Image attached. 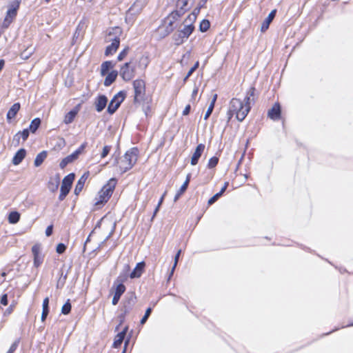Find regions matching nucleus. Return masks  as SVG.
Returning <instances> with one entry per match:
<instances>
[{
    "mask_svg": "<svg viewBox=\"0 0 353 353\" xmlns=\"http://www.w3.org/2000/svg\"><path fill=\"white\" fill-rule=\"evenodd\" d=\"M250 105H244L243 102L240 99L233 98L229 104L227 112V122L229 123L234 114L239 121H243L250 112Z\"/></svg>",
    "mask_w": 353,
    "mask_h": 353,
    "instance_id": "nucleus-1",
    "label": "nucleus"
},
{
    "mask_svg": "<svg viewBox=\"0 0 353 353\" xmlns=\"http://www.w3.org/2000/svg\"><path fill=\"white\" fill-rule=\"evenodd\" d=\"M196 21V14L192 12L184 20L183 24L179 27V30L174 34V40L176 45H180L187 39L192 33L194 27V22Z\"/></svg>",
    "mask_w": 353,
    "mask_h": 353,
    "instance_id": "nucleus-2",
    "label": "nucleus"
},
{
    "mask_svg": "<svg viewBox=\"0 0 353 353\" xmlns=\"http://www.w3.org/2000/svg\"><path fill=\"white\" fill-rule=\"evenodd\" d=\"M137 149L133 148L128 150L122 158L116 159V164L121 173H124L133 167L137 161Z\"/></svg>",
    "mask_w": 353,
    "mask_h": 353,
    "instance_id": "nucleus-3",
    "label": "nucleus"
},
{
    "mask_svg": "<svg viewBox=\"0 0 353 353\" xmlns=\"http://www.w3.org/2000/svg\"><path fill=\"white\" fill-rule=\"evenodd\" d=\"M121 34V29L119 27L111 28L108 34L106 41L112 42L110 45L106 47L105 54L106 56L114 54L118 49L120 44V36Z\"/></svg>",
    "mask_w": 353,
    "mask_h": 353,
    "instance_id": "nucleus-4",
    "label": "nucleus"
},
{
    "mask_svg": "<svg viewBox=\"0 0 353 353\" xmlns=\"http://www.w3.org/2000/svg\"><path fill=\"white\" fill-rule=\"evenodd\" d=\"M116 183V180L114 179H111L107 184L103 185L95 199V205L103 204L109 200L114 190Z\"/></svg>",
    "mask_w": 353,
    "mask_h": 353,
    "instance_id": "nucleus-5",
    "label": "nucleus"
},
{
    "mask_svg": "<svg viewBox=\"0 0 353 353\" xmlns=\"http://www.w3.org/2000/svg\"><path fill=\"white\" fill-rule=\"evenodd\" d=\"M19 8V1H16L12 2L8 5V9L6 12V17L2 23V27L4 28H8L9 26L12 23L14 18L17 14V11Z\"/></svg>",
    "mask_w": 353,
    "mask_h": 353,
    "instance_id": "nucleus-6",
    "label": "nucleus"
},
{
    "mask_svg": "<svg viewBox=\"0 0 353 353\" xmlns=\"http://www.w3.org/2000/svg\"><path fill=\"white\" fill-rule=\"evenodd\" d=\"M135 62L131 60L121 67L119 74L124 81H129L135 76Z\"/></svg>",
    "mask_w": 353,
    "mask_h": 353,
    "instance_id": "nucleus-7",
    "label": "nucleus"
},
{
    "mask_svg": "<svg viewBox=\"0 0 353 353\" xmlns=\"http://www.w3.org/2000/svg\"><path fill=\"white\" fill-rule=\"evenodd\" d=\"M181 16V14L179 12L173 11L165 19V25L162 27H159V30L165 27V34H168L176 28L175 26L176 21L179 19V18Z\"/></svg>",
    "mask_w": 353,
    "mask_h": 353,
    "instance_id": "nucleus-8",
    "label": "nucleus"
},
{
    "mask_svg": "<svg viewBox=\"0 0 353 353\" xmlns=\"http://www.w3.org/2000/svg\"><path fill=\"white\" fill-rule=\"evenodd\" d=\"M124 99L125 94L123 92L117 93L110 101L107 109L108 112L110 114H114L119 108Z\"/></svg>",
    "mask_w": 353,
    "mask_h": 353,
    "instance_id": "nucleus-9",
    "label": "nucleus"
},
{
    "mask_svg": "<svg viewBox=\"0 0 353 353\" xmlns=\"http://www.w3.org/2000/svg\"><path fill=\"white\" fill-rule=\"evenodd\" d=\"M86 143H83L77 150H76L71 154L67 156L61 160L59 166L61 169H63L68 164L75 161L79 156L82 153L83 150L85 148Z\"/></svg>",
    "mask_w": 353,
    "mask_h": 353,
    "instance_id": "nucleus-10",
    "label": "nucleus"
},
{
    "mask_svg": "<svg viewBox=\"0 0 353 353\" xmlns=\"http://www.w3.org/2000/svg\"><path fill=\"white\" fill-rule=\"evenodd\" d=\"M32 252L34 258V266L39 267L43 261V255L41 253V245L35 244L32 247Z\"/></svg>",
    "mask_w": 353,
    "mask_h": 353,
    "instance_id": "nucleus-11",
    "label": "nucleus"
},
{
    "mask_svg": "<svg viewBox=\"0 0 353 353\" xmlns=\"http://www.w3.org/2000/svg\"><path fill=\"white\" fill-rule=\"evenodd\" d=\"M74 174L70 173L63 178L61 185L60 192H65L68 194L69 193L72 182L74 179Z\"/></svg>",
    "mask_w": 353,
    "mask_h": 353,
    "instance_id": "nucleus-12",
    "label": "nucleus"
},
{
    "mask_svg": "<svg viewBox=\"0 0 353 353\" xmlns=\"http://www.w3.org/2000/svg\"><path fill=\"white\" fill-rule=\"evenodd\" d=\"M136 296L134 294L131 293L128 294L123 302V312L124 314H128L134 307L136 303Z\"/></svg>",
    "mask_w": 353,
    "mask_h": 353,
    "instance_id": "nucleus-13",
    "label": "nucleus"
},
{
    "mask_svg": "<svg viewBox=\"0 0 353 353\" xmlns=\"http://www.w3.org/2000/svg\"><path fill=\"white\" fill-rule=\"evenodd\" d=\"M134 89V99L137 100L145 92V83L143 80L137 79L133 82Z\"/></svg>",
    "mask_w": 353,
    "mask_h": 353,
    "instance_id": "nucleus-14",
    "label": "nucleus"
},
{
    "mask_svg": "<svg viewBox=\"0 0 353 353\" xmlns=\"http://www.w3.org/2000/svg\"><path fill=\"white\" fill-rule=\"evenodd\" d=\"M146 4V0H137L128 10V13L136 14L139 13Z\"/></svg>",
    "mask_w": 353,
    "mask_h": 353,
    "instance_id": "nucleus-15",
    "label": "nucleus"
},
{
    "mask_svg": "<svg viewBox=\"0 0 353 353\" xmlns=\"http://www.w3.org/2000/svg\"><path fill=\"white\" fill-rule=\"evenodd\" d=\"M281 110L279 103H275L272 108L268 110V115L271 119L277 121L281 117Z\"/></svg>",
    "mask_w": 353,
    "mask_h": 353,
    "instance_id": "nucleus-16",
    "label": "nucleus"
},
{
    "mask_svg": "<svg viewBox=\"0 0 353 353\" xmlns=\"http://www.w3.org/2000/svg\"><path fill=\"white\" fill-rule=\"evenodd\" d=\"M204 150L205 145L203 143H200L196 146V150L191 158V165H195L198 163L199 159L201 157Z\"/></svg>",
    "mask_w": 353,
    "mask_h": 353,
    "instance_id": "nucleus-17",
    "label": "nucleus"
},
{
    "mask_svg": "<svg viewBox=\"0 0 353 353\" xmlns=\"http://www.w3.org/2000/svg\"><path fill=\"white\" fill-rule=\"evenodd\" d=\"M125 286L123 283H119L117 285L114 296L112 298V305H116L121 296V295L125 292Z\"/></svg>",
    "mask_w": 353,
    "mask_h": 353,
    "instance_id": "nucleus-18",
    "label": "nucleus"
},
{
    "mask_svg": "<svg viewBox=\"0 0 353 353\" xmlns=\"http://www.w3.org/2000/svg\"><path fill=\"white\" fill-rule=\"evenodd\" d=\"M108 98L105 95H99L95 101V108L98 112H101L106 106Z\"/></svg>",
    "mask_w": 353,
    "mask_h": 353,
    "instance_id": "nucleus-19",
    "label": "nucleus"
},
{
    "mask_svg": "<svg viewBox=\"0 0 353 353\" xmlns=\"http://www.w3.org/2000/svg\"><path fill=\"white\" fill-rule=\"evenodd\" d=\"M60 183V176L59 174L55 175L54 177L50 179L48 183V188L52 192L57 190Z\"/></svg>",
    "mask_w": 353,
    "mask_h": 353,
    "instance_id": "nucleus-20",
    "label": "nucleus"
},
{
    "mask_svg": "<svg viewBox=\"0 0 353 353\" xmlns=\"http://www.w3.org/2000/svg\"><path fill=\"white\" fill-rule=\"evenodd\" d=\"M145 265L143 261L138 263L133 271L130 273V277L131 279L139 278L143 272Z\"/></svg>",
    "mask_w": 353,
    "mask_h": 353,
    "instance_id": "nucleus-21",
    "label": "nucleus"
},
{
    "mask_svg": "<svg viewBox=\"0 0 353 353\" xmlns=\"http://www.w3.org/2000/svg\"><path fill=\"white\" fill-rule=\"evenodd\" d=\"M276 13V10H272L270 14H268V17L265 19V21L263 22L261 28V32H265L267 30L270 26V24L275 17Z\"/></svg>",
    "mask_w": 353,
    "mask_h": 353,
    "instance_id": "nucleus-22",
    "label": "nucleus"
},
{
    "mask_svg": "<svg viewBox=\"0 0 353 353\" xmlns=\"http://www.w3.org/2000/svg\"><path fill=\"white\" fill-rule=\"evenodd\" d=\"M26 154V151L25 149L21 148L19 150L16 154H14L12 163L14 165H17L21 163V161L23 160Z\"/></svg>",
    "mask_w": 353,
    "mask_h": 353,
    "instance_id": "nucleus-23",
    "label": "nucleus"
},
{
    "mask_svg": "<svg viewBox=\"0 0 353 353\" xmlns=\"http://www.w3.org/2000/svg\"><path fill=\"white\" fill-rule=\"evenodd\" d=\"M128 330V327H125L123 331L118 333L117 336H115L114 343H113V347L118 348L122 343V342L124 340L125 336Z\"/></svg>",
    "mask_w": 353,
    "mask_h": 353,
    "instance_id": "nucleus-24",
    "label": "nucleus"
},
{
    "mask_svg": "<svg viewBox=\"0 0 353 353\" xmlns=\"http://www.w3.org/2000/svg\"><path fill=\"white\" fill-rule=\"evenodd\" d=\"M20 107L21 106L19 103H15L11 106L6 115V118L8 121L15 117L17 112L20 110Z\"/></svg>",
    "mask_w": 353,
    "mask_h": 353,
    "instance_id": "nucleus-25",
    "label": "nucleus"
},
{
    "mask_svg": "<svg viewBox=\"0 0 353 353\" xmlns=\"http://www.w3.org/2000/svg\"><path fill=\"white\" fill-rule=\"evenodd\" d=\"M87 177H88V174H84L82 176H81V178L77 181V183L76 184V186H75V188H74V194L76 195L79 194V193L83 190L84 184H85V181L87 179Z\"/></svg>",
    "mask_w": 353,
    "mask_h": 353,
    "instance_id": "nucleus-26",
    "label": "nucleus"
},
{
    "mask_svg": "<svg viewBox=\"0 0 353 353\" xmlns=\"http://www.w3.org/2000/svg\"><path fill=\"white\" fill-rule=\"evenodd\" d=\"M118 72L117 70H112L110 72L105 79L104 85L110 86L117 79Z\"/></svg>",
    "mask_w": 353,
    "mask_h": 353,
    "instance_id": "nucleus-27",
    "label": "nucleus"
},
{
    "mask_svg": "<svg viewBox=\"0 0 353 353\" xmlns=\"http://www.w3.org/2000/svg\"><path fill=\"white\" fill-rule=\"evenodd\" d=\"M46 157H47V152L42 151L41 152L39 153L34 159V165L36 167L40 166L43 163L44 160L46 159Z\"/></svg>",
    "mask_w": 353,
    "mask_h": 353,
    "instance_id": "nucleus-28",
    "label": "nucleus"
},
{
    "mask_svg": "<svg viewBox=\"0 0 353 353\" xmlns=\"http://www.w3.org/2000/svg\"><path fill=\"white\" fill-rule=\"evenodd\" d=\"M40 125H41V119L39 118H35L31 121V123L29 125V128L28 129H29V130L32 133H34L37 130V129L39 128Z\"/></svg>",
    "mask_w": 353,
    "mask_h": 353,
    "instance_id": "nucleus-29",
    "label": "nucleus"
},
{
    "mask_svg": "<svg viewBox=\"0 0 353 353\" xmlns=\"http://www.w3.org/2000/svg\"><path fill=\"white\" fill-rule=\"evenodd\" d=\"M19 219H20V214L17 211L11 212L9 214L8 221L10 223H12V224L17 223L19 221Z\"/></svg>",
    "mask_w": 353,
    "mask_h": 353,
    "instance_id": "nucleus-30",
    "label": "nucleus"
},
{
    "mask_svg": "<svg viewBox=\"0 0 353 353\" xmlns=\"http://www.w3.org/2000/svg\"><path fill=\"white\" fill-rule=\"evenodd\" d=\"M113 67L111 61H107L103 62L101 66V75H105L108 70Z\"/></svg>",
    "mask_w": 353,
    "mask_h": 353,
    "instance_id": "nucleus-31",
    "label": "nucleus"
},
{
    "mask_svg": "<svg viewBox=\"0 0 353 353\" xmlns=\"http://www.w3.org/2000/svg\"><path fill=\"white\" fill-rule=\"evenodd\" d=\"M150 63V60L148 56L142 55L139 60V67L142 70H144L147 68Z\"/></svg>",
    "mask_w": 353,
    "mask_h": 353,
    "instance_id": "nucleus-32",
    "label": "nucleus"
},
{
    "mask_svg": "<svg viewBox=\"0 0 353 353\" xmlns=\"http://www.w3.org/2000/svg\"><path fill=\"white\" fill-rule=\"evenodd\" d=\"M34 49L32 47H28L25 49L21 53V58L23 60H26L31 57V55L34 53Z\"/></svg>",
    "mask_w": 353,
    "mask_h": 353,
    "instance_id": "nucleus-33",
    "label": "nucleus"
},
{
    "mask_svg": "<svg viewBox=\"0 0 353 353\" xmlns=\"http://www.w3.org/2000/svg\"><path fill=\"white\" fill-rule=\"evenodd\" d=\"M77 114V112L74 110H71L68 113L66 114V115L64 117L63 122L65 124L71 123L73 120L74 119V117Z\"/></svg>",
    "mask_w": 353,
    "mask_h": 353,
    "instance_id": "nucleus-34",
    "label": "nucleus"
},
{
    "mask_svg": "<svg viewBox=\"0 0 353 353\" xmlns=\"http://www.w3.org/2000/svg\"><path fill=\"white\" fill-rule=\"evenodd\" d=\"M181 253V250H178L177 253L176 254V255L174 256V265H173V266H172V268L171 269V271H170L168 279H170L171 278V276L174 274V272L175 268H176V267L177 265V263H178V261H179Z\"/></svg>",
    "mask_w": 353,
    "mask_h": 353,
    "instance_id": "nucleus-35",
    "label": "nucleus"
},
{
    "mask_svg": "<svg viewBox=\"0 0 353 353\" xmlns=\"http://www.w3.org/2000/svg\"><path fill=\"white\" fill-rule=\"evenodd\" d=\"M188 186H186V184H183L180 189L177 191L176 194L174 196V201L176 202L179 197L185 192L187 190Z\"/></svg>",
    "mask_w": 353,
    "mask_h": 353,
    "instance_id": "nucleus-36",
    "label": "nucleus"
},
{
    "mask_svg": "<svg viewBox=\"0 0 353 353\" xmlns=\"http://www.w3.org/2000/svg\"><path fill=\"white\" fill-rule=\"evenodd\" d=\"M210 28V22L208 20L203 19L199 26V29L201 32H204L207 31Z\"/></svg>",
    "mask_w": 353,
    "mask_h": 353,
    "instance_id": "nucleus-37",
    "label": "nucleus"
},
{
    "mask_svg": "<svg viewBox=\"0 0 353 353\" xmlns=\"http://www.w3.org/2000/svg\"><path fill=\"white\" fill-rule=\"evenodd\" d=\"M71 310V304L70 303V300H68V301L63 305L61 308V312L63 314H68L70 312Z\"/></svg>",
    "mask_w": 353,
    "mask_h": 353,
    "instance_id": "nucleus-38",
    "label": "nucleus"
},
{
    "mask_svg": "<svg viewBox=\"0 0 353 353\" xmlns=\"http://www.w3.org/2000/svg\"><path fill=\"white\" fill-rule=\"evenodd\" d=\"M218 162H219L218 157H213L210 158L208 161V168L210 169L214 168V167L216 166V165L218 164Z\"/></svg>",
    "mask_w": 353,
    "mask_h": 353,
    "instance_id": "nucleus-39",
    "label": "nucleus"
},
{
    "mask_svg": "<svg viewBox=\"0 0 353 353\" xmlns=\"http://www.w3.org/2000/svg\"><path fill=\"white\" fill-rule=\"evenodd\" d=\"M151 312H152V308L148 307V308L146 310V311H145V312L144 316L142 317V319H141V321H140V323H141V325H143V324H145V322L147 321L148 319L149 318V316H150V315Z\"/></svg>",
    "mask_w": 353,
    "mask_h": 353,
    "instance_id": "nucleus-40",
    "label": "nucleus"
},
{
    "mask_svg": "<svg viewBox=\"0 0 353 353\" xmlns=\"http://www.w3.org/2000/svg\"><path fill=\"white\" fill-rule=\"evenodd\" d=\"M199 65V61H196L187 73L186 76L184 78V81H186L192 75V74L198 68Z\"/></svg>",
    "mask_w": 353,
    "mask_h": 353,
    "instance_id": "nucleus-41",
    "label": "nucleus"
},
{
    "mask_svg": "<svg viewBox=\"0 0 353 353\" xmlns=\"http://www.w3.org/2000/svg\"><path fill=\"white\" fill-rule=\"evenodd\" d=\"M129 51V48L126 47L118 55L117 59L118 61H122L128 54Z\"/></svg>",
    "mask_w": 353,
    "mask_h": 353,
    "instance_id": "nucleus-42",
    "label": "nucleus"
},
{
    "mask_svg": "<svg viewBox=\"0 0 353 353\" xmlns=\"http://www.w3.org/2000/svg\"><path fill=\"white\" fill-rule=\"evenodd\" d=\"M30 132V131L28 128L24 129L21 132H19L20 135H21V139H22L23 141H25L26 140H27V139L28 138Z\"/></svg>",
    "mask_w": 353,
    "mask_h": 353,
    "instance_id": "nucleus-43",
    "label": "nucleus"
},
{
    "mask_svg": "<svg viewBox=\"0 0 353 353\" xmlns=\"http://www.w3.org/2000/svg\"><path fill=\"white\" fill-rule=\"evenodd\" d=\"M42 307H43L42 311L49 312V298L48 297H46L43 299Z\"/></svg>",
    "mask_w": 353,
    "mask_h": 353,
    "instance_id": "nucleus-44",
    "label": "nucleus"
},
{
    "mask_svg": "<svg viewBox=\"0 0 353 353\" xmlns=\"http://www.w3.org/2000/svg\"><path fill=\"white\" fill-rule=\"evenodd\" d=\"M111 150V146L110 145H105L103 148V151L101 154V158H105L110 152Z\"/></svg>",
    "mask_w": 353,
    "mask_h": 353,
    "instance_id": "nucleus-45",
    "label": "nucleus"
},
{
    "mask_svg": "<svg viewBox=\"0 0 353 353\" xmlns=\"http://www.w3.org/2000/svg\"><path fill=\"white\" fill-rule=\"evenodd\" d=\"M214 106L212 104H210V105L204 115V118H203L204 120H207L209 118V117L210 116V114H212V112L214 110Z\"/></svg>",
    "mask_w": 353,
    "mask_h": 353,
    "instance_id": "nucleus-46",
    "label": "nucleus"
},
{
    "mask_svg": "<svg viewBox=\"0 0 353 353\" xmlns=\"http://www.w3.org/2000/svg\"><path fill=\"white\" fill-rule=\"evenodd\" d=\"M66 246L63 243H59L57 246L56 251L59 254H62L65 251Z\"/></svg>",
    "mask_w": 353,
    "mask_h": 353,
    "instance_id": "nucleus-47",
    "label": "nucleus"
},
{
    "mask_svg": "<svg viewBox=\"0 0 353 353\" xmlns=\"http://www.w3.org/2000/svg\"><path fill=\"white\" fill-rule=\"evenodd\" d=\"M221 196V194L219 192L215 194L212 197H211L208 200V205L213 204Z\"/></svg>",
    "mask_w": 353,
    "mask_h": 353,
    "instance_id": "nucleus-48",
    "label": "nucleus"
},
{
    "mask_svg": "<svg viewBox=\"0 0 353 353\" xmlns=\"http://www.w3.org/2000/svg\"><path fill=\"white\" fill-rule=\"evenodd\" d=\"M0 303L3 305H8V294H4L1 296Z\"/></svg>",
    "mask_w": 353,
    "mask_h": 353,
    "instance_id": "nucleus-49",
    "label": "nucleus"
},
{
    "mask_svg": "<svg viewBox=\"0 0 353 353\" xmlns=\"http://www.w3.org/2000/svg\"><path fill=\"white\" fill-rule=\"evenodd\" d=\"M17 346H18V342L15 341L14 343H13L12 344V345L10 346V347L7 353H13L16 350Z\"/></svg>",
    "mask_w": 353,
    "mask_h": 353,
    "instance_id": "nucleus-50",
    "label": "nucleus"
},
{
    "mask_svg": "<svg viewBox=\"0 0 353 353\" xmlns=\"http://www.w3.org/2000/svg\"><path fill=\"white\" fill-rule=\"evenodd\" d=\"M53 230L52 225H48L46 230V234L47 236H49L52 234Z\"/></svg>",
    "mask_w": 353,
    "mask_h": 353,
    "instance_id": "nucleus-51",
    "label": "nucleus"
},
{
    "mask_svg": "<svg viewBox=\"0 0 353 353\" xmlns=\"http://www.w3.org/2000/svg\"><path fill=\"white\" fill-rule=\"evenodd\" d=\"M255 88L254 87H251L247 92V96H250V97L254 95Z\"/></svg>",
    "mask_w": 353,
    "mask_h": 353,
    "instance_id": "nucleus-52",
    "label": "nucleus"
},
{
    "mask_svg": "<svg viewBox=\"0 0 353 353\" xmlns=\"http://www.w3.org/2000/svg\"><path fill=\"white\" fill-rule=\"evenodd\" d=\"M21 139V137L19 134V132H17L13 137V141H16L17 143H19L20 139Z\"/></svg>",
    "mask_w": 353,
    "mask_h": 353,
    "instance_id": "nucleus-53",
    "label": "nucleus"
},
{
    "mask_svg": "<svg viewBox=\"0 0 353 353\" xmlns=\"http://www.w3.org/2000/svg\"><path fill=\"white\" fill-rule=\"evenodd\" d=\"M190 105H187L183 111V115H188L190 113Z\"/></svg>",
    "mask_w": 353,
    "mask_h": 353,
    "instance_id": "nucleus-54",
    "label": "nucleus"
},
{
    "mask_svg": "<svg viewBox=\"0 0 353 353\" xmlns=\"http://www.w3.org/2000/svg\"><path fill=\"white\" fill-rule=\"evenodd\" d=\"M13 311V305H10L5 311V313L4 314L5 315H8V314H10Z\"/></svg>",
    "mask_w": 353,
    "mask_h": 353,
    "instance_id": "nucleus-55",
    "label": "nucleus"
},
{
    "mask_svg": "<svg viewBox=\"0 0 353 353\" xmlns=\"http://www.w3.org/2000/svg\"><path fill=\"white\" fill-rule=\"evenodd\" d=\"M67 195H68V193H66L65 192H60V194L59 196V199L60 201H63L65 199V198L66 197Z\"/></svg>",
    "mask_w": 353,
    "mask_h": 353,
    "instance_id": "nucleus-56",
    "label": "nucleus"
},
{
    "mask_svg": "<svg viewBox=\"0 0 353 353\" xmlns=\"http://www.w3.org/2000/svg\"><path fill=\"white\" fill-rule=\"evenodd\" d=\"M198 90H199V89H198V88H197V87H195V88H194V90H192V100H194V99H195V97H196V94H197V93H198Z\"/></svg>",
    "mask_w": 353,
    "mask_h": 353,
    "instance_id": "nucleus-57",
    "label": "nucleus"
},
{
    "mask_svg": "<svg viewBox=\"0 0 353 353\" xmlns=\"http://www.w3.org/2000/svg\"><path fill=\"white\" fill-rule=\"evenodd\" d=\"M250 96H247L245 97L244 99V101H243V104L244 105H250Z\"/></svg>",
    "mask_w": 353,
    "mask_h": 353,
    "instance_id": "nucleus-58",
    "label": "nucleus"
},
{
    "mask_svg": "<svg viewBox=\"0 0 353 353\" xmlns=\"http://www.w3.org/2000/svg\"><path fill=\"white\" fill-rule=\"evenodd\" d=\"M228 186V182H225L223 187L221 188V190H220L219 193L222 195L225 191L226 190Z\"/></svg>",
    "mask_w": 353,
    "mask_h": 353,
    "instance_id": "nucleus-59",
    "label": "nucleus"
},
{
    "mask_svg": "<svg viewBox=\"0 0 353 353\" xmlns=\"http://www.w3.org/2000/svg\"><path fill=\"white\" fill-rule=\"evenodd\" d=\"M48 313L49 312H48L42 311L41 317L42 321H44L46 319V317H47Z\"/></svg>",
    "mask_w": 353,
    "mask_h": 353,
    "instance_id": "nucleus-60",
    "label": "nucleus"
},
{
    "mask_svg": "<svg viewBox=\"0 0 353 353\" xmlns=\"http://www.w3.org/2000/svg\"><path fill=\"white\" fill-rule=\"evenodd\" d=\"M190 179H191V174H188L186 176L185 181H184V183L183 184H186V186H188Z\"/></svg>",
    "mask_w": 353,
    "mask_h": 353,
    "instance_id": "nucleus-61",
    "label": "nucleus"
},
{
    "mask_svg": "<svg viewBox=\"0 0 353 353\" xmlns=\"http://www.w3.org/2000/svg\"><path fill=\"white\" fill-rule=\"evenodd\" d=\"M166 194H167V192L165 191V192L163 194V195L161 196V199H160V200H159V203H158L159 206H161V204H162V203H163V201L164 197H165V196L166 195Z\"/></svg>",
    "mask_w": 353,
    "mask_h": 353,
    "instance_id": "nucleus-62",
    "label": "nucleus"
},
{
    "mask_svg": "<svg viewBox=\"0 0 353 353\" xmlns=\"http://www.w3.org/2000/svg\"><path fill=\"white\" fill-rule=\"evenodd\" d=\"M216 99H217V94H214L212 97L210 104H212L214 106Z\"/></svg>",
    "mask_w": 353,
    "mask_h": 353,
    "instance_id": "nucleus-63",
    "label": "nucleus"
},
{
    "mask_svg": "<svg viewBox=\"0 0 353 353\" xmlns=\"http://www.w3.org/2000/svg\"><path fill=\"white\" fill-rule=\"evenodd\" d=\"M159 208L160 206H159V204H157V206L156 207L154 211V213H153V215L152 216V220L154 218V216H156L157 213L158 212L159 210Z\"/></svg>",
    "mask_w": 353,
    "mask_h": 353,
    "instance_id": "nucleus-64",
    "label": "nucleus"
}]
</instances>
